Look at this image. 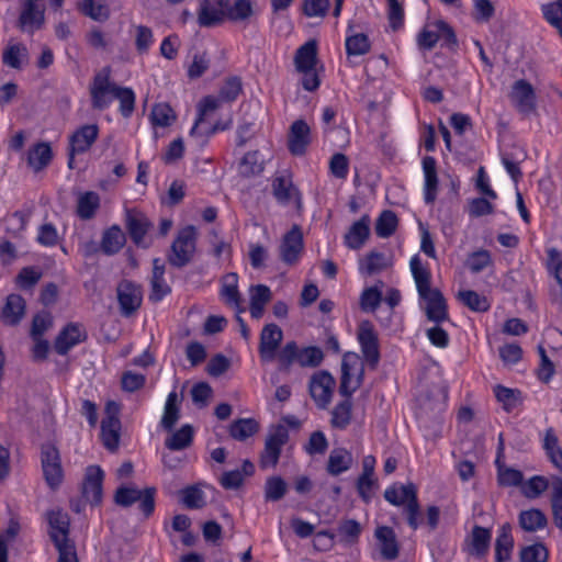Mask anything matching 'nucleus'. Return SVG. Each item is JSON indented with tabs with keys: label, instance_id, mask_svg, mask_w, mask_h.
Listing matches in <instances>:
<instances>
[{
	"label": "nucleus",
	"instance_id": "3",
	"mask_svg": "<svg viewBox=\"0 0 562 562\" xmlns=\"http://www.w3.org/2000/svg\"><path fill=\"white\" fill-rule=\"evenodd\" d=\"M198 232L193 225L181 228L170 246L167 260L175 268L189 265L196 250Z\"/></svg>",
	"mask_w": 562,
	"mask_h": 562
},
{
	"label": "nucleus",
	"instance_id": "18",
	"mask_svg": "<svg viewBox=\"0 0 562 562\" xmlns=\"http://www.w3.org/2000/svg\"><path fill=\"white\" fill-rule=\"evenodd\" d=\"M311 128L303 120H296L290 126L288 136V148L294 156H302L305 154L308 145L311 144Z\"/></svg>",
	"mask_w": 562,
	"mask_h": 562
},
{
	"label": "nucleus",
	"instance_id": "11",
	"mask_svg": "<svg viewBox=\"0 0 562 562\" xmlns=\"http://www.w3.org/2000/svg\"><path fill=\"white\" fill-rule=\"evenodd\" d=\"M41 0H25L18 20V26L21 31L33 34L40 30L45 21L44 8Z\"/></svg>",
	"mask_w": 562,
	"mask_h": 562
},
{
	"label": "nucleus",
	"instance_id": "26",
	"mask_svg": "<svg viewBox=\"0 0 562 562\" xmlns=\"http://www.w3.org/2000/svg\"><path fill=\"white\" fill-rule=\"evenodd\" d=\"M254 473V463L250 460H244L240 469L223 472L218 481L225 490H238L243 486L245 479L252 476Z\"/></svg>",
	"mask_w": 562,
	"mask_h": 562
},
{
	"label": "nucleus",
	"instance_id": "12",
	"mask_svg": "<svg viewBox=\"0 0 562 562\" xmlns=\"http://www.w3.org/2000/svg\"><path fill=\"white\" fill-rule=\"evenodd\" d=\"M103 479L104 472L99 465L87 467L81 492L85 499L92 505H99L102 501Z\"/></svg>",
	"mask_w": 562,
	"mask_h": 562
},
{
	"label": "nucleus",
	"instance_id": "17",
	"mask_svg": "<svg viewBox=\"0 0 562 562\" xmlns=\"http://www.w3.org/2000/svg\"><path fill=\"white\" fill-rule=\"evenodd\" d=\"M227 0H203L198 13L200 26L211 27L222 23L226 16Z\"/></svg>",
	"mask_w": 562,
	"mask_h": 562
},
{
	"label": "nucleus",
	"instance_id": "46",
	"mask_svg": "<svg viewBox=\"0 0 562 562\" xmlns=\"http://www.w3.org/2000/svg\"><path fill=\"white\" fill-rule=\"evenodd\" d=\"M263 171V161L259 158V151L245 154L238 165V172L243 177H252Z\"/></svg>",
	"mask_w": 562,
	"mask_h": 562
},
{
	"label": "nucleus",
	"instance_id": "59",
	"mask_svg": "<svg viewBox=\"0 0 562 562\" xmlns=\"http://www.w3.org/2000/svg\"><path fill=\"white\" fill-rule=\"evenodd\" d=\"M552 515L555 526L562 529V479L554 477L551 498Z\"/></svg>",
	"mask_w": 562,
	"mask_h": 562
},
{
	"label": "nucleus",
	"instance_id": "34",
	"mask_svg": "<svg viewBox=\"0 0 562 562\" xmlns=\"http://www.w3.org/2000/svg\"><path fill=\"white\" fill-rule=\"evenodd\" d=\"M375 537L381 543V554L387 560H394L398 555V546L396 536L390 527H379L375 530Z\"/></svg>",
	"mask_w": 562,
	"mask_h": 562
},
{
	"label": "nucleus",
	"instance_id": "50",
	"mask_svg": "<svg viewBox=\"0 0 562 562\" xmlns=\"http://www.w3.org/2000/svg\"><path fill=\"white\" fill-rule=\"evenodd\" d=\"M81 12L94 21H105L110 16V10L103 0H82Z\"/></svg>",
	"mask_w": 562,
	"mask_h": 562
},
{
	"label": "nucleus",
	"instance_id": "15",
	"mask_svg": "<svg viewBox=\"0 0 562 562\" xmlns=\"http://www.w3.org/2000/svg\"><path fill=\"white\" fill-rule=\"evenodd\" d=\"M509 98L518 111L524 114H529L537 108L535 89L525 79L514 82Z\"/></svg>",
	"mask_w": 562,
	"mask_h": 562
},
{
	"label": "nucleus",
	"instance_id": "56",
	"mask_svg": "<svg viewBox=\"0 0 562 562\" xmlns=\"http://www.w3.org/2000/svg\"><path fill=\"white\" fill-rule=\"evenodd\" d=\"M541 10L546 21L555 27L562 37V0L543 4Z\"/></svg>",
	"mask_w": 562,
	"mask_h": 562
},
{
	"label": "nucleus",
	"instance_id": "21",
	"mask_svg": "<svg viewBox=\"0 0 562 562\" xmlns=\"http://www.w3.org/2000/svg\"><path fill=\"white\" fill-rule=\"evenodd\" d=\"M125 224L131 239L137 246L143 245L147 232L153 226L145 214L134 210H128L126 212Z\"/></svg>",
	"mask_w": 562,
	"mask_h": 562
},
{
	"label": "nucleus",
	"instance_id": "38",
	"mask_svg": "<svg viewBox=\"0 0 562 562\" xmlns=\"http://www.w3.org/2000/svg\"><path fill=\"white\" fill-rule=\"evenodd\" d=\"M351 464L352 456L348 450L344 448L334 449L328 457L327 471L331 475H339L347 471Z\"/></svg>",
	"mask_w": 562,
	"mask_h": 562
},
{
	"label": "nucleus",
	"instance_id": "61",
	"mask_svg": "<svg viewBox=\"0 0 562 562\" xmlns=\"http://www.w3.org/2000/svg\"><path fill=\"white\" fill-rule=\"evenodd\" d=\"M346 50L348 55L360 56L370 50V42L366 34L358 33L346 38Z\"/></svg>",
	"mask_w": 562,
	"mask_h": 562
},
{
	"label": "nucleus",
	"instance_id": "62",
	"mask_svg": "<svg viewBox=\"0 0 562 562\" xmlns=\"http://www.w3.org/2000/svg\"><path fill=\"white\" fill-rule=\"evenodd\" d=\"M292 181L285 177H277L272 181V192L274 198L281 203H288L294 193Z\"/></svg>",
	"mask_w": 562,
	"mask_h": 562
},
{
	"label": "nucleus",
	"instance_id": "14",
	"mask_svg": "<svg viewBox=\"0 0 562 562\" xmlns=\"http://www.w3.org/2000/svg\"><path fill=\"white\" fill-rule=\"evenodd\" d=\"M283 339L282 329L276 324H267L260 334L259 355L262 361L270 362L276 359V352Z\"/></svg>",
	"mask_w": 562,
	"mask_h": 562
},
{
	"label": "nucleus",
	"instance_id": "9",
	"mask_svg": "<svg viewBox=\"0 0 562 562\" xmlns=\"http://www.w3.org/2000/svg\"><path fill=\"white\" fill-rule=\"evenodd\" d=\"M361 352L371 369H375L380 361L378 334L371 322L363 321L359 324L357 333Z\"/></svg>",
	"mask_w": 562,
	"mask_h": 562
},
{
	"label": "nucleus",
	"instance_id": "47",
	"mask_svg": "<svg viewBox=\"0 0 562 562\" xmlns=\"http://www.w3.org/2000/svg\"><path fill=\"white\" fill-rule=\"evenodd\" d=\"M543 448L551 463L562 473V449L552 429L546 432Z\"/></svg>",
	"mask_w": 562,
	"mask_h": 562
},
{
	"label": "nucleus",
	"instance_id": "39",
	"mask_svg": "<svg viewBox=\"0 0 562 562\" xmlns=\"http://www.w3.org/2000/svg\"><path fill=\"white\" fill-rule=\"evenodd\" d=\"M491 530L481 526H474L470 537V552L476 557H483L487 553L491 543Z\"/></svg>",
	"mask_w": 562,
	"mask_h": 562
},
{
	"label": "nucleus",
	"instance_id": "54",
	"mask_svg": "<svg viewBox=\"0 0 562 562\" xmlns=\"http://www.w3.org/2000/svg\"><path fill=\"white\" fill-rule=\"evenodd\" d=\"M286 490L288 485L281 476H270L265 483V498L278 502L284 497Z\"/></svg>",
	"mask_w": 562,
	"mask_h": 562
},
{
	"label": "nucleus",
	"instance_id": "31",
	"mask_svg": "<svg viewBox=\"0 0 562 562\" xmlns=\"http://www.w3.org/2000/svg\"><path fill=\"white\" fill-rule=\"evenodd\" d=\"M53 159V151L48 143H37L29 150L27 164L35 171L45 169Z\"/></svg>",
	"mask_w": 562,
	"mask_h": 562
},
{
	"label": "nucleus",
	"instance_id": "53",
	"mask_svg": "<svg viewBox=\"0 0 562 562\" xmlns=\"http://www.w3.org/2000/svg\"><path fill=\"white\" fill-rule=\"evenodd\" d=\"M459 300L474 312H486L490 308V303L485 296L480 295L472 290L460 291L458 294Z\"/></svg>",
	"mask_w": 562,
	"mask_h": 562
},
{
	"label": "nucleus",
	"instance_id": "25",
	"mask_svg": "<svg viewBox=\"0 0 562 562\" xmlns=\"http://www.w3.org/2000/svg\"><path fill=\"white\" fill-rule=\"evenodd\" d=\"M2 63L15 70H22L30 64L27 47L23 43L10 41L2 53Z\"/></svg>",
	"mask_w": 562,
	"mask_h": 562
},
{
	"label": "nucleus",
	"instance_id": "10",
	"mask_svg": "<svg viewBox=\"0 0 562 562\" xmlns=\"http://www.w3.org/2000/svg\"><path fill=\"white\" fill-rule=\"evenodd\" d=\"M335 379L327 371H319L312 375L310 394L319 408H326L331 401Z\"/></svg>",
	"mask_w": 562,
	"mask_h": 562
},
{
	"label": "nucleus",
	"instance_id": "13",
	"mask_svg": "<svg viewBox=\"0 0 562 562\" xmlns=\"http://www.w3.org/2000/svg\"><path fill=\"white\" fill-rule=\"evenodd\" d=\"M142 299L143 294L139 285L128 280H123L117 285V300L123 316H131L135 313L142 304Z\"/></svg>",
	"mask_w": 562,
	"mask_h": 562
},
{
	"label": "nucleus",
	"instance_id": "22",
	"mask_svg": "<svg viewBox=\"0 0 562 562\" xmlns=\"http://www.w3.org/2000/svg\"><path fill=\"white\" fill-rule=\"evenodd\" d=\"M86 337V333L78 324L70 323L56 337L54 348L58 355L64 356Z\"/></svg>",
	"mask_w": 562,
	"mask_h": 562
},
{
	"label": "nucleus",
	"instance_id": "55",
	"mask_svg": "<svg viewBox=\"0 0 562 562\" xmlns=\"http://www.w3.org/2000/svg\"><path fill=\"white\" fill-rule=\"evenodd\" d=\"M324 359V353L321 348L310 346L305 348L299 347L297 363L303 368H316Z\"/></svg>",
	"mask_w": 562,
	"mask_h": 562
},
{
	"label": "nucleus",
	"instance_id": "2",
	"mask_svg": "<svg viewBox=\"0 0 562 562\" xmlns=\"http://www.w3.org/2000/svg\"><path fill=\"white\" fill-rule=\"evenodd\" d=\"M384 498L394 506H404L408 526L416 530L420 525V506L417 498V487L413 483H395L384 492Z\"/></svg>",
	"mask_w": 562,
	"mask_h": 562
},
{
	"label": "nucleus",
	"instance_id": "6",
	"mask_svg": "<svg viewBox=\"0 0 562 562\" xmlns=\"http://www.w3.org/2000/svg\"><path fill=\"white\" fill-rule=\"evenodd\" d=\"M155 487H146L140 491L134 486H120L114 494V502L122 507H130L134 503L139 502V510L144 514L145 518L153 515L155 510Z\"/></svg>",
	"mask_w": 562,
	"mask_h": 562
},
{
	"label": "nucleus",
	"instance_id": "30",
	"mask_svg": "<svg viewBox=\"0 0 562 562\" xmlns=\"http://www.w3.org/2000/svg\"><path fill=\"white\" fill-rule=\"evenodd\" d=\"M294 65L297 71L316 68L317 65V43L314 40L306 42L297 48L294 56Z\"/></svg>",
	"mask_w": 562,
	"mask_h": 562
},
{
	"label": "nucleus",
	"instance_id": "24",
	"mask_svg": "<svg viewBox=\"0 0 562 562\" xmlns=\"http://www.w3.org/2000/svg\"><path fill=\"white\" fill-rule=\"evenodd\" d=\"M99 135L95 124H88L76 130L69 137V146L72 153L83 154L91 148Z\"/></svg>",
	"mask_w": 562,
	"mask_h": 562
},
{
	"label": "nucleus",
	"instance_id": "37",
	"mask_svg": "<svg viewBox=\"0 0 562 562\" xmlns=\"http://www.w3.org/2000/svg\"><path fill=\"white\" fill-rule=\"evenodd\" d=\"M409 266L418 295H424L428 291L432 290L430 286V271L422 266L420 258L417 255L411 259Z\"/></svg>",
	"mask_w": 562,
	"mask_h": 562
},
{
	"label": "nucleus",
	"instance_id": "42",
	"mask_svg": "<svg viewBox=\"0 0 562 562\" xmlns=\"http://www.w3.org/2000/svg\"><path fill=\"white\" fill-rule=\"evenodd\" d=\"M519 526L529 532H535L547 526V517L540 509L522 510L519 514Z\"/></svg>",
	"mask_w": 562,
	"mask_h": 562
},
{
	"label": "nucleus",
	"instance_id": "33",
	"mask_svg": "<svg viewBox=\"0 0 562 562\" xmlns=\"http://www.w3.org/2000/svg\"><path fill=\"white\" fill-rule=\"evenodd\" d=\"M330 425L333 428L344 430L352 420V402L351 397H345V400L337 403L330 413Z\"/></svg>",
	"mask_w": 562,
	"mask_h": 562
},
{
	"label": "nucleus",
	"instance_id": "64",
	"mask_svg": "<svg viewBox=\"0 0 562 562\" xmlns=\"http://www.w3.org/2000/svg\"><path fill=\"white\" fill-rule=\"evenodd\" d=\"M241 80L238 77L228 78L220 89L218 97L224 102H232L241 92Z\"/></svg>",
	"mask_w": 562,
	"mask_h": 562
},
{
	"label": "nucleus",
	"instance_id": "51",
	"mask_svg": "<svg viewBox=\"0 0 562 562\" xmlns=\"http://www.w3.org/2000/svg\"><path fill=\"white\" fill-rule=\"evenodd\" d=\"M238 277L236 273L231 272L224 277V283L222 286L221 295L226 304L238 306L240 302V295L238 292Z\"/></svg>",
	"mask_w": 562,
	"mask_h": 562
},
{
	"label": "nucleus",
	"instance_id": "32",
	"mask_svg": "<svg viewBox=\"0 0 562 562\" xmlns=\"http://www.w3.org/2000/svg\"><path fill=\"white\" fill-rule=\"evenodd\" d=\"M514 548V539L512 536V527L509 524H504L495 541V558L496 562H508Z\"/></svg>",
	"mask_w": 562,
	"mask_h": 562
},
{
	"label": "nucleus",
	"instance_id": "40",
	"mask_svg": "<svg viewBox=\"0 0 562 562\" xmlns=\"http://www.w3.org/2000/svg\"><path fill=\"white\" fill-rule=\"evenodd\" d=\"M25 313V301L18 294H11L7 297L4 307H2V317L11 325L18 324Z\"/></svg>",
	"mask_w": 562,
	"mask_h": 562
},
{
	"label": "nucleus",
	"instance_id": "63",
	"mask_svg": "<svg viewBox=\"0 0 562 562\" xmlns=\"http://www.w3.org/2000/svg\"><path fill=\"white\" fill-rule=\"evenodd\" d=\"M548 549L542 543H535L520 551L521 562H547Z\"/></svg>",
	"mask_w": 562,
	"mask_h": 562
},
{
	"label": "nucleus",
	"instance_id": "52",
	"mask_svg": "<svg viewBox=\"0 0 562 562\" xmlns=\"http://www.w3.org/2000/svg\"><path fill=\"white\" fill-rule=\"evenodd\" d=\"M397 217L393 211H383L375 223V234L381 238H387L396 231Z\"/></svg>",
	"mask_w": 562,
	"mask_h": 562
},
{
	"label": "nucleus",
	"instance_id": "44",
	"mask_svg": "<svg viewBox=\"0 0 562 562\" xmlns=\"http://www.w3.org/2000/svg\"><path fill=\"white\" fill-rule=\"evenodd\" d=\"M259 430V424L252 418H240L229 426V435L238 441H244Z\"/></svg>",
	"mask_w": 562,
	"mask_h": 562
},
{
	"label": "nucleus",
	"instance_id": "58",
	"mask_svg": "<svg viewBox=\"0 0 562 562\" xmlns=\"http://www.w3.org/2000/svg\"><path fill=\"white\" fill-rule=\"evenodd\" d=\"M387 266L383 254L378 251H371L360 262V272L371 276L385 269Z\"/></svg>",
	"mask_w": 562,
	"mask_h": 562
},
{
	"label": "nucleus",
	"instance_id": "7",
	"mask_svg": "<svg viewBox=\"0 0 562 562\" xmlns=\"http://www.w3.org/2000/svg\"><path fill=\"white\" fill-rule=\"evenodd\" d=\"M41 464L45 482L52 490H56L64 480V471L59 451L54 445L42 446Z\"/></svg>",
	"mask_w": 562,
	"mask_h": 562
},
{
	"label": "nucleus",
	"instance_id": "43",
	"mask_svg": "<svg viewBox=\"0 0 562 562\" xmlns=\"http://www.w3.org/2000/svg\"><path fill=\"white\" fill-rule=\"evenodd\" d=\"M100 206V198L98 193L89 191L82 193L78 199L77 215L81 220H90L94 216Z\"/></svg>",
	"mask_w": 562,
	"mask_h": 562
},
{
	"label": "nucleus",
	"instance_id": "1",
	"mask_svg": "<svg viewBox=\"0 0 562 562\" xmlns=\"http://www.w3.org/2000/svg\"><path fill=\"white\" fill-rule=\"evenodd\" d=\"M111 70L104 67L99 71L90 86L92 108L99 111L106 109L112 99L120 102V112L124 117H130L135 109V93L131 88L119 87L110 80Z\"/></svg>",
	"mask_w": 562,
	"mask_h": 562
},
{
	"label": "nucleus",
	"instance_id": "60",
	"mask_svg": "<svg viewBox=\"0 0 562 562\" xmlns=\"http://www.w3.org/2000/svg\"><path fill=\"white\" fill-rule=\"evenodd\" d=\"M549 486V481L542 475H535L521 485V493L527 498L539 497Z\"/></svg>",
	"mask_w": 562,
	"mask_h": 562
},
{
	"label": "nucleus",
	"instance_id": "35",
	"mask_svg": "<svg viewBox=\"0 0 562 562\" xmlns=\"http://www.w3.org/2000/svg\"><path fill=\"white\" fill-rule=\"evenodd\" d=\"M180 403L177 392L172 391L168 394L164 414L161 417V427L166 430H171L180 418Z\"/></svg>",
	"mask_w": 562,
	"mask_h": 562
},
{
	"label": "nucleus",
	"instance_id": "45",
	"mask_svg": "<svg viewBox=\"0 0 562 562\" xmlns=\"http://www.w3.org/2000/svg\"><path fill=\"white\" fill-rule=\"evenodd\" d=\"M361 531V525L357 520L345 519L339 522L337 535L341 543L351 546L358 542Z\"/></svg>",
	"mask_w": 562,
	"mask_h": 562
},
{
	"label": "nucleus",
	"instance_id": "8",
	"mask_svg": "<svg viewBox=\"0 0 562 562\" xmlns=\"http://www.w3.org/2000/svg\"><path fill=\"white\" fill-rule=\"evenodd\" d=\"M289 440L288 429L279 425L277 426L266 439L265 449L260 454L259 465L261 469L274 468L281 454L282 447Z\"/></svg>",
	"mask_w": 562,
	"mask_h": 562
},
{
	"label": "nucleus",
	"instance_id": "4",
	"mask_svg": "<svg viewBox=\"0 0 562 562\" xmlns=\"http://www.w3.org/2000/svg\"><path fill=\"white\" fill-rule=\"evenodd\" d=\"M440 40L442 41V46L449 49L458 47V40L453 29L447 22L437 20L424 25L416 37V43L420 50H431Z\"/></svg>",
	"mask_w": 562,
	"mask_h": 562
},
{
	"label": "nucleus",
	"instance_id": "23",
	"mask_svg": "<svg viewBox=\"0 0 562 562\" xmlns=\"http://www.w3.org/2000/svg\"><path fill=\"white\" fill-rule=\"evenodd\" d=\"M425 177L424 200L427 204H432L437 199L439 180L437 175V162L431 156H425L422 161Z\"/></svg>",
	"mask_w": 562,
	"mask_h": 562
},
{
	"label": "nucleus",
	"instance_id": "20",
	"mask_svg": "<svg viewBox=\"0 0 562 562\" xmlns=\"http://www.w3.org/2000/svg\"><path fill=\"white\" fill-rule=\"evenodd\" d=\"M425 303V313L429 321L439 324L449 318L447 302L438 289H432L419 296Z\"/></svg>",
	"mask_w": 562,
	"mask_h": 562
},
{
	"label": "nucleus",
	"instance_id": "41",
	"mask_svg": "<svg viewBox=\"0 0 562 562\" xmlns=\"http://www.w3.org/2000/svg\"><path fill=\"white\" fill-rule=\"evenodd\" d=\"M192 441L193 428L191 425L186 424L165 440V446L171 451H179L189 448Z\"/></svg>",
	"mask_w": 562,
	"mask_h": 562
},
{
	"label": "nucleus",
	"instance_id": "28",
	"mask_svg": "<svg viewBox=\"0 0 562 562\" xmlns=\"http://www.w3.org/2000/svg\"><path fill=\"white\" fill-rule=\"evenodd\" d=\"M370 235V217L364 214L355 222L345 235V244L350 249H359L363 246Z\"/></svg>",
	"mask_w": 562,
	"mask_h": 562
},
{
	"label": "nucleus",
	"instance_id": "49",
	"mask_svg": "<svg viewBox=\"0 0 562 562\" xmlns=\"http://www.w3.org/2000/svg\"><path fill=\"white\" fill-rule=\"evenodd\" d=\"M299 346L295 341L286 342L280 351L276 352V358L279 363V370L289 372L294 363H297Z\"/></svg>",
	"mask_w": 562,
	"mask_h": 562
},
{
	"label": "nucleus",
	"instance_id": "5",
	"mask_svg": "<svg viewBox=\"0 0 562 562\" xmlns=\"http://www.w3.org/2000/svg\"><path fill=\"white\" fill-rule=\"evenodd\" d=\"M364 376V366L359 355L346 352L341 361V378L339 394L344 397L351 395L361 386Z\"/></svg>",
	"mask_w": 562,
	"mask_h": 562
},
{
	"label": "nucleus",
	"instance_id": "29",
	"mask_svg": "<svg viewBox=\"0 0 562 562\" xmlns=\"http://www.w3.org/2000/svg\"><path fill=\"white\" fill-rule=\"evenodd\" d=\"M165 265L159 258L153 260V274L150 280L151 291L149 300L153 302L161 301L170 291V286L164 279Z\"/></svg>",
	"mask_w": 562,
	"mask_h": 562
},
{
	"label": "nucleus",
	"instance_id": "57",
	"mask_svg": "<svg viewBox=\"0 0 562 562\" xmlns=\"http://www.w3.org/2000/svg\"><path fill=\"white\" fill-rule=\"evenodd\" d=\"M153 125L167 127L170 126L176 120L173 110L167 103L156 104L150 113Z\"/></svg>",
	"mask_w": 562,
	"mask_h": 562
},
{
	"label": "nucleus",
	"instance_id": "27",
	"mask_svg": "<svg viewBox=\"0 0 562 562\" xmlns=\"http://www.w3.org/2000/svg\"><path fill=\"white\" fill-rule=\"evenodd\" d=\"M110 411V404L108 405ZM121 422L115 414L108 412V416L101 423V437L104 447L110 451H115L120 442Z\"/></svg>",
	"mask_w": 562,
	"mask_h": 562
},
{
	"label": "nucleus",
	"instance_id": "16",
	"mask_svg": "<svg viewBox=\"0 0 562 562\" xmlns=\"http://www.w3.org/2000/svg\"><path fill=\"white\" fill-rule=\"evenodd\" d=\"M280 258L288 265L299 260L303 250V234L297 225H294L282 238L279 247Z\"/></svg>",
	"mask_w": 562,
	"mask_h": 562
},
{
	"label": "nucleus",
	"instance_id": "19",
	"mask_svg": "<svg viewBox=\"0 0 562 562\" xmlns=\"http://www.w3.org/2000/svg\"><path fill=\"white\" fill-rule=\"evenodd\" d=\"M49 536L55 547L75 544L69 538V517L61 510H52L48 514Z\"/></svg>",
	"mask_w": 562,
	"mask_h": 562
},
{
	"label": "nucleus",
	"instance_id": "36",
	"mask_svg": "<svg viewBox=\"0 0 562 562\" xmlns=\"http://www.w3.org/2000/svg\"><path fill=\"white\" fill-rule=\"evenodd\" d=\"M126 238L123 231L117 225L111 226L103 234L101 249L106 255L119 252L125 245Z\"/></svg>",
	"mask_w": 562,
	"mask_h": 562
},
{
	"label": "nucleus",
	"instance_id": "48",
	"mask_svg": "<svg viewBox=\"0 0 562 562\" xmlns=\"http://www.w3.org/2000/svg\"><path fill=\"white\" fill-rule=\"evenodd\" d=\"M254 14L252 3L250 0H235L231 4L227 0L226 16L228 20L238 22L246 21Z\"/></svg>",
	"mask_w": 562,
	"mask_h": 562
}]
</instances>
